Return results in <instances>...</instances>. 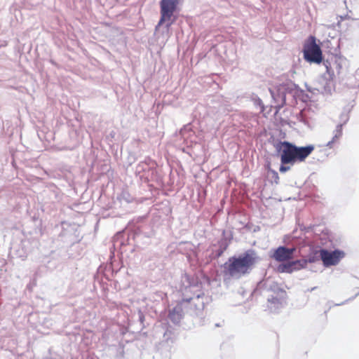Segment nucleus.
I'll return each instance as SVG.
<instances>
[{
	"instance_id": "1",
	"label": "nucleus",
	"mask_w": 359,
	"mask_h": 359,
	"mask_svg": "<svg viewBox=\"0 0 359 359\" xmlns=\"http://www.w3.org/2000/svg\"><path fill=\"white\" fill-rule=\"evenodd\" d=\"M313 145L298 147L289 142H280L278 151L280 155V172H285L290 169L296 162H302L313 152Z\"/></svg>"
},
{
	"instance_id": "2",
	"label": "nucleus",
	"mask_w": 359,
	"mask_h": 359,
	"mask_svg": "<svg viewBox=\"0 0 359 359\" xmlns=\"http://www.w3.org/2000/svg\"><path fill=\"white\" fill-rule=\"evenodd\" d=\"M256 255L252 250L238 257H231L224 263L223 273L229 277L240 278L250 272L256 262Z\"/></svg>"
},
{
	"instance_id": "3",
	"label": "nucleus",
	"mask_w": 359,
	"mask_h": 359,
	"mask_svg": "<svg viewBox=\"0 0 359 359\" xmlns=\"http://www.w3.org/2000/svg\"><path fill=\"white\" fill-rule=\"evenodd\" d=\"M310 40V42L305 44L304 48V59L309 62L320 64L323 60L322 50L316 44L315 37L311 36Z\"/></svg>"
},
{
	"instance_id": "4",
	"label": "nucleus",
	"mask_w": 359,
	"mask_h": 359,
	"mask_svg": "<svg viewBox=\"0 0 359 359\" xmlns=\"http://www.w3.org/2000/svg\"><path fill=\"white\" fill-rule=\"evenodd\" d=\"M318 253L325 266L337 265L345 255L343 251L339 250L329 252L325 249H320Z\"/></svg>"
},
{
	"instance_id": "5",
	"label": "nucleus",
	"mask_w": 359,
	"mask_h": 359,
	"mask_svg": "<svg viewBox=\"0 0 359 359\" xmlns=\"http://www.w3.org/2000/svg\"><path fill=\"white\" fill-rule=\"evenodd\" d=\"M177 1L176 0H161V19L159 25H161L166 20H170L175 11Z\"/></svg>"
},
{
	"instance_id": "6",
	"label": "nucleus",
	"mask_w": 359,
	"mask_h": 359,
	"mask_svg": "<svg viewBox=\"0 0 359 359\" xmlns=\"http://www.w3.org/2000/svg\"><path fill=\"white\" fill-rule=\"evenodd\" d=\"M295 250L294 248H287L280 246L274 250L271 257L278 262H287L292 259Z\"/></svg>"
},
{
	"instance_id": "7",
	"label": "nucleus",
	"mask_w": 359,
	"mask_h": 359,
	"mask_svg": "<svg viewBox=\"0 0 359 359\" xmlns=\"http://www.w3.org/2000/svg\"><path fill=\"white\" fill-rule=\"evenodd\" d=\"M307 264L306 260H295L280 264L278 266V271L280 273H292L294 271H298L304 269Z\"/></svg>"
},
{
	"instance_id": "8",
	"label": "nucleus",
	"mask_w": 359,
	"mask_h": 359,
	"mask_svg": "<svg viewBox=\"0 0 359 359\" xmlns=\"http://www.w3.org/2000/svg\"><path fill=\"white\" fill-rule=\"evenodd\" d=\"M183 302L184 300L178 302L172 309L169 311L168 318L175 324L180 323L183 318Z\"/></svg>"
},
{
	"instance_id": "9",
	"label": "nucleus",
	"mask_w": 359,
	"mask_h": 359,
	"mask_svg": "<svg viewBox=\"0 0 359 359\" xmlns=\"http://www.w3.org/2000/svg\"><path fill=\"white\" fill-rule=\"evenodd\" d=\"M342 135V127L341 125L337 126V132L332 140L327 143V147H332V144Z\"/></svg>"
},
{
	"instance_id": "10",
	"label": "nucleus",
	"mask_w": 359,
	"mask_h": 359,
	"mask_svg": "<svg viewBox=\"0 0 359 359\" xmlns=\"http://www.w3.org/2000/svg\"><path fill=\"white\" fill-rule=\"evenodd\" d=\"M324 65L326 67V72L330 74L331 76H334V72L332 70L330 62L327 60L324 62Z\"/></svg>"
}]
</instances>
